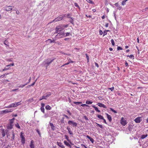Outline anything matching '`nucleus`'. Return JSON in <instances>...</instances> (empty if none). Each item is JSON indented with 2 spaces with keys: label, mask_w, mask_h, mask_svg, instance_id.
Instances as JSON below:
<instances>
[{
  "label": "nucleus",
  "mask_w": 148,
  "mask_h": 148,
  "mask_svg": "<svg viewBox=\"0 0 148 148\" xmlns=\"http://www.w3.org/2000/svg\"><path fill=\"white\" fill-rule=\"evenodd\" d=\"M14 65V63H12L11 64H10L9 65H8L7 66H6L7 67H9V66H13Z\"/></svg>",
  "instance_id": "50"
},
{
  "label": "nucleus",
  "mask_w": 148,
  "mask_h": 148,
  "mask_svg": "<svg viewBox=\"0 0 148 148\" xmlns=\"http://www.w3.org/2000/svg\"><path fill=\"white\" fill-rule=\"evenodd\" d=\"M40 110L43 113H45V109L44 107H41Z\"/></svg>",
  "instance_id": "37"
},
{
  "label": "nucleus",
  "mask_w": 148,
  "mask_h": 148,
  "mask_svg": "<svg viewBox=\"0 0 148 148\" xmlns=\"http://www.w3.org/2000/svg\"><path fill=\"white\" fill-rule=\"evenodd\" d=\"M66 15V14L65 15H60L58 17L56 18H55L53 21V22H56L58 21H59L61 20L65 16V15Z\"/></svg>",
  "instance_id": "3"
},
{
  "label": "nucleus",
  "mask_w": 148,
  "mask_h": 148,
  "mask_svg": "<svg viewBox=\"0 0 148 148\" xmlns=\"http://www.w3.org/2000/svg\"><path fill=\"white\" fill-rule=\"evenodd\" d=\"M64 35L65 34L64 32H59L56 36L55 38L60 39L64 37Z\"/></svg>",
  "instance_id": "2"
},
{
  "label": "nucleus",
  "mask_w": 148,
  "mask_h": 148,
  "mask_svg": "<svg viewBox=\"0 0 148 148\" xmlns=\"http://www.w3.org/2000/svg\"><path fill=\"white\" fill-rule=\"evenodd\" d=\"M55 43L58 44V45H62V43H60V42L59 41L56 42Z\"/></svg>",
  "instance_id": "44"
},
{
  "label": "nucleus",
  "mask_w": 148,
  "mask_h": 148,
  "mask_svg": "<svg viewBox=\"0 0 148 148\" xmlns=\"http://www.w3.org/2000/svg\"><path fill=\"white\" fill-rule=\"evenodd\" d=\"M99 34L101 35L103 34V32L101 30H100L99 31Z\"/></svg>",
  "instance_id": "57"
},
{
  "label": "nucleus",
  "mask_w": 148,
  "mask_h": 148,
  "mask_svg": "<svg viewBox=\"0 0 148 148\" xmlns=\"http://www.w3.org/2000/svg\"><path fill=\"white\" fill-rule=\"evenodd\" d=\"M20 102H19L17 103H12L11 105H12V107H14L20 105Z\"/></svg>",
  "instance_id": "9"
},
{
  "label": "nucleus",
  "mask_w": 148,
  "mask_h": 148,
  "mask_svg": "<svg viewBox=\"0 0 148 148\" xmlns=\"http://www.w3.org/2000/svg\"><path fill=\"white\" fill-rule=\"evenodd\" d=\"M13 126L12 125L10 124V125L8 126V129L9 130L12 129L13 128Z\"/></svg>",
  "instance_id": "24"
},
{
  "label": "nucleus",
  "mask_w": 148,
  "mask_h": 148,
  "mask_svg": "<svg viewBox=\"0 0 148 148\" xmlns=\"http://www.w3.org/2000/svg\"><path fill=\"white\" fill-rule=\"evenodd\" d=\"M110 110L112 112H113L114 113H117V112L115 110H114V109H113L112 108H110Z\"/></svg>",
  "instance_id": "33"
},
{
  "label": "nucleus",
  "mask_w": 148,
  "mask_h": 148,
  "mask_svg": "<svg viewBox=\"0 0 148 148\" xmlns=\"http://www.w3.org/2000/svg\"><path fill=\"white\" fill-rule=\"evenodd\" d=\"M86 1L88 3H93V2L91 0H86Z\"/></svg>",
  "instance_id": "42"
},
{
  "label": "nucleus",
  "mask_w": 148,
  "mask_h": 148,
  "mask_svg": "<svg viewBox=\"0 0 148 148\" xmlns=\"http://www.w3.org/2000/svg\"><path fill=\"white\" fill-rule=\"evenodd\" d=\"M13 7L12 6H6L5 7V10L7 11H9L12 10Z\"/></svg>",
  "instance_id": "5"
},
{
  "label": "nucleus",
  "mask_w": 148,
  "mask_h": 148,
  "mask_svg": "<svg viewBox=\"0 0 148 148\" xmlns=\"http://www.w3.org/2000/svg\"><path fill=\"white\" fill-rule=\"evenodd\" d=\"M57 143L58 145L62 148H64V146L63 145V144L61 142H57Z\"/></svg>",
  "instance_id": "14"
},
{
  "label": "nucleus",
  "mask_w": 148,
  "mask_h": 148,
  "mask_svg": "<svg viewBox=\"0 0 148 148\" xmlns=\"http://www.w3.org/2000/svg\"><path fill=\"white\" fill-rule=\"evenodd\" d=\"M107 34V33L106 31H104L103 33V36H105Z\"/></svg>",
  "instance_id": "53"
},
{
  "label": "nucleus",
  "mask_w": 148,
  "mask_h": 148,
  "mask_svg": "<svg viewBox=\"0 0 148 148\" xmlns=\"http://www.w3.org/2000/svg\"><path fill=\"white\" fill-rule=\"evenodd\" d=\"M28 84V83H26L24 84L21 85L20 86H18V87H19V88H23L25 86L27 85Z\"/></svg>",
  "instance_id": "31"
},
{
  "label": "nucleus",
  "mask_w": 148,
  "mask_h": 148,
  "mask_svg": "<svg viewBox=\"0 0 148 148\" xmlns=\"http://www.w3.org/2000/svg\"><path fill=\"white\" fill-rule=\"evenodd\" d=\"M128 0H124L122 2V5H124L125 4V2L127 1Z\"/></svg>",
  "instance_id": "34"
},
{
  "label": "nucleus",
  "mask_w": 148,
  "mask_h": 148,
  "mask_svg": "<svg viewBox=\"0 0 148 148\" xmlns=\"http://www.w3.org/2000/svg\"><path fill=\"white\" fill-rule=\"evenodd\" d=\"M64 144L66 146H69V147H71V146L69 144V143L67 142L66 140H64Z\"/></svg>",
  "instance_id": "20"
},
{
  "label": "nucleus",
  "mask_w": 148,
  "mask_h": 148,
  "mask_svg": "<svg viewBox=\"0 0 148 148\" xmlns=\"http://www.w3.org/2000/svg\"><path fill=\"white\" fill-rule=\"evenodd\" d=\"M51 95V92H49L46 95H45V97H46V98H47Z\"/></svg>",
  "instance_id": "30"
},
{
  "label": "nucleus",
  "mask_w": 148,
  "mask_h": 148,
  "mask_svg": "<svg viewBox=\"0 0 148 148\" xmlns=\"http://www.w3.org/2000/svg\"><path fill=\"white\" fill-rule=\"evenodd\" d=\"M63 115L65 116V117H66L67 119H69V117L67 115H66V114H63Z\"/></svg>",
  "instance_id": "64"
},
{
  "label": "nucleus",
  "mask_w": 148,
  "mask_h": 148,
  "mask_svg": "<svg viewBox=\"0 0 148 148\" xmlns=\"http://www.w3.org/2000/svg\"><path fill=\"white\" fill-rule=\"evenodd\" d=\"M109 89L111 91H112L114 89V87H112L111 88H109Z\"/></svg>",
  "instance_id": "62"
},
{
  "label": "nucleus",
  "mask_w": 148,
  "mask_h": 148,
  "mask_svg": "<svg viewBox=\"0 0 148 148\" xmlns=\"http://www.w3.org/2000/svg\"><path fill=\"white\" fill-rule=\"evenodd\" d=\"M97 117L99 119H103V117L101 115H99V114H97Z\"/></svg>",
  "instance_id": "25"
},
{
  "label": "nucleus",
  "mask_w": 148,
  "mask_h": 148,
  "mask_svg": "<svg viewBox=\"0 0 148 148\" xmlns=\"http://www.w3.org/2000/svg\"><path fill=\"white\" fill-rule=\"evenodd\" d=\"M49 123L51 129L53 130H55L56 127L54 126L52 123L50 122Z\"/></svg>",
  "instance_id": "13"
},
{
  "label": "nucleus",
  "mask_w": 148,
  "mask_h": 148,
  "mask_svg": "<svg viewBox=\"0 0 148 148\" xmlns=\"http://www.w3.org/2000/svg\"><path fill=\"white\" fill-rule=\"evenodd\" d=\"M21 142H22V143L23 144H24L25 143V138L24 137H23L22 138H21Z\"/></svg>",
  "instance_id": "23"
},
{
  "label": "nucleus",
  "mask_w": 148,
  "mask_h": 148,
  "mask_svg": "<svg viewBox=\"0 0 148 148\" xmlns=\"http://www.w3.org/2000/svg\"><path fill=\"white\" fill-rule=\"evenodd\" d=\"M68 124L70 125H72L73 127H76L77 125V123L76 122H73L72 121H69L68 122Z\"/></svg>",
  "instance_id": "4"
},
{
  "label": "nucleus",
  "mask_w": 148,
  "mask_h": 148,
  "mask_svg": "<svg viewBox=\"0 0 148 148\" xmlns=\"http://www.w3.org/2000/svg\"><path fill=\"white\" fill-rule=\"evenodd\" d=\"M114 5H115V6H116V7H117L118 8V9L119 10L121 9V8H122L121 7L120 5H119V4H118V3H116L114 4Z\"/></svg>",
  "instance_id": "17"
},
{
  "label": "nucleus",
  "mask_w": 148,
  "mask_h": 148,
  "mask_svg": "<svg viewBox=\"0 0 148 148\" xmlns=\"http://www.w3.org/2000/svg\"><path fill=\"white\" fill-rule=\"evenodd\" d=\"M13 122H14V121H12V120L11 119L10 120V124H11L12 125V124H13Z\"/></svg>",
  "instance_id": "52"
},
{
  "label": "nucleus",
  "mask_w": 148,
  "mask_h": 148,
  "mask_svg": "<svg viewBox=\"0 0 148 148\" xmlns=\"http://www.w3.org/2000/svg\"><path fill=\"white\" fill-rule=\"evenodd\" d=\"M56 40V38H55V40H52V41H51V42H52V43H55V42H55V41Z\"/></svg>",
  "instance_id": "61"
},
{
  "label": "nucleus",
  "mask_w": 148,
  "mask_h": 148,
  "mask_svg": "<svg viewBox=\"0 0 148 148\" xmlns=\"http://www.w3.org/2000/svg\"><path fill=\"white\" fill-rule=\"evenodd\" d=\"M106 115L107 116V118L109 120V121L111 122L112 121V117L110 115H109L108 114L106 113Z\"/></svg>",
  "instance_id": "12"
},
{
  "label": "nucleus",
  "mask_w": 148,
  "mask_h": 148,
  "mask_svg": "<svg viewBox=\"0 0 148 148\" xmlns=\"http://www.w3.org/2000/svg\"><path fill=\"white\" fill-rule=\"evenodd\" d=\"M36 130L38 134L40 136L41 134L39 130L38 129H37Z\"/></svg>",
  "instance_id": "41"
},
{
  "label": "nucleus",
  "mask_w": 148,
  "mask_h": 148,
  "mask_svg": "<svg viewBox=\"0 0 148 148\" xmlns=\"http://www.w3.org/2000/svg\"><path fill=\"white\" fill-rule=\"evenodd\" d=\"M8 74V73H5L3 75H2L1 76H0V77L1 78H3L4 77V76L5 75H7Z\"/></svg>",
  "instance_id": "43"
},
{
  "label": "nucleus",
  "mask_w": 148,
  "mask_h": 148,
  "mask_svg": "<svg viewBox=\"0 0 148 148\" xmlns=\"http://www.w3.org/2000/svg\"><path fill=\"white\" fill-rule=\"evenodd\" d=\"M47 99V98H46V97H45V96H43L40 98L39 100L41 101L43 99Z\"/></svg>",
  "instance_id": "29"
},
{
  "label": "nucleus",
  "mask_w": 148,
  "mask_h": 148,
  "mask_svg": "<svg viewBox=\"0 0 148 148\" xmlns=\"http://www.w3.org/2000/svg\"><path fill=\"white\" fill-rule=\"evenodd\" d=\"M111 42L112 45L114 46L115 45V43L113 39H111Z\"/></svg>",
  "instance_id": "40"
},
{
  "label": "nucleus",
  "mask_w": 148,
  "mask_h": 148,
  "mask_svg": "<svg viewBox=\"0 0 148 148\" xmlns=\"http://www.w3.org/2000/svg\"><path fill=\"white\" fill-rule=\"evenodd\" d=\"M45 104L43 103H41V107H44Z\"/></svg>",
  "instance_id": "59"
},
{
  "label": "nucleus",
  "mask_w": 148,
  "mask_h": 148,
  "mask_svg": "<svg viewBox=\"0 0 148 148\" xmlns=\"http://www.w3.org/2000/svg\"><path fill=\"white\" fill-rule=\"evenodd\" d=\"M71 19L70 20L69 22L73 25H74V18H70Z\"/></svg>",
  "instance_id": "22"
},
{
  "label": "nucleus",
  "mask_w": 148,
  "mask_h": 148,
  "mask_svg": "<svg viewBox=\"0 0 148 148\" xmlns=\"http://www.w3.org/2000/svg\"><path fill=\"white\" fill-rule=\"evenodd\" d=\"M141 119V117H137L134 119V121L136 123H139L142 120Z\"/></svg>",
  "instance_id": "6"
},
{
  "label": "nucleus",
  "mask_w": 148,
  "mask_h": 148,
  "mask_svg": "<svg viewBox=\"0 0 148 148\" xmlns=\"http://www.w3.org/2000/svg\"><path fill=\"white\" fill-rule=\"evenodd\" d=\"M65 139H66L68 141H69V137L68 136L66 135H65Z\"/></svg>",
  "instance_id": "46"
},
{
  "label": "nucleus",
  "mask_w": 148,
  "mask_h": 148,
  "mask_svg": "<svg viewBox=\"0 0 148 148\" xmlns=\"http://www.w3.org/2000/svg\"><path fill=\"white\" fill-rule=\"evenodd\" d=\"M70 14H67V18H71V17H70Z\"/></svg>",
  "instance_id": "54"
},
{
  "label": "nucleus",
  "mask_w": 148,
  "mask_h": 148,
  "mask_svg": "<svg viewBox=\"0 0 148 148\" xmlns=\"http://www.w3.org/2000/svg\"><path fill=\"white\" fill-rule=\"evenodd\" d=\"M92 106L95 108V110L96 111L99 112H100V111L98 109V108L97 107H95L94 105H92Z\"/></svg>",
  "instance_id": "18"
},
{
  "label": "nucleus",
  "mask_w": 148,
  "mask_h": 148,
  "mask_svg": "<svg viewBox=\"0 0 148 148\" xmlns=\"http://www.w3.org/2000/svg\"><path fill=\"white\" fill-rule=\"evenodd\" d=\"M16 127L19 129H20L21 127L18 123H17L15 125Z\"/></svg>",
  "instance_id": "39"
},
{
  "label": "nucleus",
  "mask_w": 148,
  "mask_h": 148,
  "mask_svg": "<svg viewBox=\"0 0 148 148\" xmlns=\"http://www.w3.org/2000/svg\"><path fill=\"white\" fill-rule=\"evenodd\" d=\"M127 57H129L130 58H132V59H134V56H133V55H131L130 56L129 55H128L127 56Z\"/></svg>",
  "instance_id": "38"
},
{
  "label": "nucleus",
  "mask_w": 148,
  "mask_h": 148,
  "mask_svg": "<svg viewBox=\"0 0 148 148\" xmlns=\"http://www.w3.org/2000/svg\"><path fill=\"white\" fill-rule=\"evenodd\" d=\"M68 132L70 135H73V133L71 131V130L68 131Z\"/></svg>",
  "instance_id": "58"
},
{
  "label": "nucleus",
  "mask_w": 148,
  "mask_h": 148,
  "mask_svg": "<svg viewBox=\"0 0 148 148\" xmlns=\"http://www.w3.org/2000/svg\"><path fill=\"white\" fill-rule=\"evenodd\" d=\"M14 138H15L14 134V133L13 132V134H12V138L13 140H14Z\"/></svg>",
  "instance_id": "47"
},
{
  "label": "nucleus",
  "mask_w": 148,
  "mask_h": 148,
  "mask_svg": "<svg viewBox=\"0 0 148 148\" xmlns=\"http://www.w3.org/2000/svg\"><path fill=\"white\" fill-rule=\"evenodd\" d=\"M65 35L64 36V37H65L67 36H68L69 35V34H70V33L69 32H67L65 33Z\"/></svg>",
  "instance_id": "48"
},
{
  "label": "nucleus",
  "mask_w": 148,
  "mask_h": 148,
  "mask_svg": "<svg viewBox=\"0 0 148 148\" xmlns=\"http://www.w3.org/2000/svg\"><path fill=\"white\" fill-rule=\"evenodd\" d=\"M8 132V130H5V132L4 131V129H2V136L3 137H4V136L5 135V132L6 134H7V132Z\"/></svg>",
  "instance_id": "11"
},
{
  "label": "nucleus",
  "mask_w": 148,
  "mask_h": 148,
  "mask_svg": "<svg viewBox=\"0 0 148 148\" xmlns=\"http://www.w3.org/2000/svg\"><path fill=\"white\" fill-rule=\"evenodd\" d=\"M147 136V134L146 135H141V138L142 139H143L145 138Z\"/></svg>",
  "instance_id": "28"
},
{
  "label": "nucleus",
  "mask_w": 148,
  "mask_h": 148,
  "mask_svg": "<svg viewBox=\"0 0 148 148\" xmlns=\"http://www.w3.org/2000/svg\"><path fill=\"white\" fill-rule=\"evenodd\" d=\"M67 112H68V113L69 114V115H71V112H70V111L69 110H67Z\"/></svg>",
  "instance_id": "60"
},
{
  "label": "nucleus",
  "mask_w": 148,
  "mask_h": 148,
  "mask_svg": "<svg viewBox=\"0 0 148 148\" xmlns=\"http://www.w3.org/2000/svg\"><path fill=\"white\" fill-rule=\"evenodd\" d=\"M122 48L118 46L117 47V50H122Z\"/></svg>",
  "instance_id": "45"
},
{
  "label": "nucleus",
  "mask_w": 148,
  "mask_h": 148,
  "mask_svg": "<svg viewBox=\"0 0 148 148\" xmlns=\"http://www.w3.org/2000/svg\"><path fill=\"white\" fill-rule=\"evenodd\" d=\"M74 5L76 7H77V8H78L79 9H80V8L79 7V5H78V4H77V3H74Z\"/></svg>",
  "instance_id": "36"
},
{
  "label": "nucleus",
  "mask_w": 148,
  "mask_h": 148,
  "mask_svg": "<svg viewBox=\"0 0 148 148\" xmlns=\"http://www.w3.org/2000/svg\"><path fill=\"white\" fill-rule=\"evenodd\" d=\"M92 102L91 101L87 100L86 101V103L87 104H92Z\"/></svg>",
  "instance_id": "26"
},
{
  "label": "nucleus",
  "mask_w": 148,
  "mask_h": 148,
  "mask_svg": "<svg viewBox=\"0 0 148 148\" xmlns=\"http://www.w3.org/2000/svg\"><path fill=\"white\" fill-rule=\"evenodd\" d=\"M54 59H48L45 61L44 64L45 66L47 67L54 60Z\"/></svg>",
  "instance_id": "1"
},
{
  "label": "nucleus",
  "mask_w": 148,
  "mask_h": 148,
  "mask_svg": "<svg viewBox=\"0 0 148 148\" xmlns=\"http://www.w3.org/2000/svg\"><path fill=\"white\" fill-rule=\"evenodd\" d=\"M56 31L55 33H57L58 32H61L62 30L61 28H58L57 27L56 28Z\"/></svg>",
  "instance_id": "19"
},
{
  "label": "nucleus",
  "mask_w": 148,
  "mask_h": 148,
  "mask_svg": "<svg viewBox=\"0 0 148 148\" xmlns=\"http://www.w3.org/2000/svg\"><path fill=\"white\" fill-rule=\"evenodd\" d=\"M128 129L129 131H132V127L131 126H129L128 127Z\"/></svg>",
  "instance_id": "49"
},
{
  "label": "nucleus",
  "mask_w": 148,
  "mask_h": 148,
  "mask_svg": "<svg viewBox=\"0 0 148 148\" xmlns=\"http://www.w3.org/2000/svg\"><path fill=\"white\" fill-rule=\"evenodd\" d=\"M4 44L8 46H9L8 44L9 42H8V41L6 40H5L4 41Z\"/></svg>",
  "instance_id": "27"
},
{
  "label": "nucleus",
  "mask_w": 148,
  "mask_h": 148,
  "mask_svg": "<svg viewBox=\"0 0 148 148\" xmlns=\"http://www.w3.org/2000/svg\"><path fill=\"white\" fill-rule=\"evenodd\" d=\"M84 118L86 120H88V118L86 116H84Z\"/></svg>",
  "instance_id": "51"
},
{
  "label": "nucleus",
  "mask_w": 148,
  "mask_h": 148,
  "mask_svg": "<svg viewBox=\"0 0 148 148\" xmlns=\"http://www.w3.org/2000/svg\"><path fill=\"white\" fill-rule=\"evenodd\" d=\"M95 66H97L98 68L99 67V66L98 64L96 62H95Z\"/></svg>",
  "instance_id": "63"
},
{
  "label": "nucleus",
  "mask_w": 148,
  "mask_h": 148,
  "mask_svg": "<svg viewBox=\"0 0 148 148\" xmlns=\"http://www.w3.org/2000/svg\"><path fill=\"white\" fill-rule=\"evenodd\" d=\"M81 106H82V107H85V106H86V107H89V106L87 105H86V104H82L81 105H80Z\"/></svg>",
  "instance_id": "35"
},
{
  "label": "nucleus",
  "mask_w": 148,
  "mask_h": 148,
  "mask_svg": "<svg viewBox=\"0 0 148 148\" xmlns=\"http://www.w3.org/2000/svg\"><path fill=\"white\" fill-rule=\"evenodd\" d=\"M70 63V62H68L62 65L61 66H63L65 65H66L69 64Z\"/></svg>",
  "instance_id": "55"
},
{
  "label": "nucleus",
  "mask_w": 148,
  "mask_h": 148,
  "mask_svg": "<svg viewBox=\"0 0 148 148\" xmlns=\"http://www.w3.org/2000/svg\"><path fill=\"white\" fill-rule=\"evenodd\" d=\"M13 111V109H11L10 110H3L1 111V112L2 114H6L10 112H11Z\"/></svg>",
  "instance_id": "8"
},
{
  "label": "nucleus",
  "mask_w": 148,
  "mask_h": 148,
  "mask_svg": "<svg viewBox=\"0 0 148 148\" xmlns=\"http://www.w3.org/2000/svg\"><path fill=\"white\" fill-rule=\"evenodd\" d=\"M86 56L87 60H89V57L87 54H86Z\"/></svg>",
  "instance_id": "56"
},
{
  "label": "nucleus",
  "mask_w": 148,
  "mask_h": 148,
  "mask_svg": "<svg viewBox=\"0 0 148 148\" xmlns=\"http://www.w3.org/2000/svg\"><path fill=\"white\" fill-rule=\"evenodd\" d=\"M45 108L47 110H50L51 109V107L49 105H47L46 106Z\"/></svg>",
  "instance_id": "21"
},
{
  "label": "nucleus",
  "mask_w": 148,
  "mask_h": 148,
  "mask_svg": "<svg viewBox=\"0 0 148 148\" xmlns=\"http://www.w3.org/2000/svg\"><path fill=\"white\" fill-rule=\"evenodd\" d=\"M121 124L123 126H125L126 124L127 123L126 120L123 118H122L121 120Z\"/></svg>",
  "instance_id": "7"
},
{
  "label": "nucleus",
  "mask_w": 148,
  "mask_h": 148,
  "mask_svg": "<svg viewBox=\"0 0 148 148\" xmlns=\"http://www.w3.org/2000/svg\"><path fill=\"white\" fill-rule=\"evenodd\" d=\"M86 137L90 140L92 143H93L94 142V140L92 138H91L90 136L88 135H87L86 136Z\"/></svg>",
  "instance_id": "16"
},
{
  "label": "nucleus",
  "mask_w": 148,
  "mask_h": 148,
  "mask_svg": "<svg viewBox=\"0 0 148 148\" xmlns=\"http://www.w3.org/2000/svg\"><path fill=\"white\" fill-rule=\"evenodd\" d=\"M34 143V141L33 140H32L30 142V148H34V145L33 144Z\"/></svg>",
  "instance_id": "15"
},
{
  "label": "nucleus",
  "mask_w": 148,
  "mask_h": 148,
  "mask_svg": "<svg viewBox=\"0 0 148 148\" xmlns=\"http://www.w3.org/2000/svg\"><path fill=\"white\" fill-rule=\"evenodd\" d=\"M97 105L99 107H102L105 108H107L106 107L105 105L101 103H97Z\"/></svg>",
  "instance_id": "10"
},
{
  "label": "nucleus",
  "mask_w": 148,
  "mask_h": 148,
  "mask_svg": "<svg viewBox=\"0 0 148 148\" xmlns=\"http://www.w3.org/2000/svg\"><path fill=\"white\" fill-rule=\"evenodd\" d=\"M73 103L78 105L82 104V103L81 102H74Z\"/></svg>",
  "instance_id": "32"
}]
</instances>
